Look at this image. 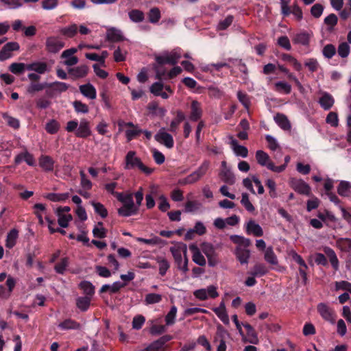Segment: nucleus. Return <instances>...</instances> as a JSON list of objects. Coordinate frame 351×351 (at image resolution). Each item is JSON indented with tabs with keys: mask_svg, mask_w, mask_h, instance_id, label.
Here are the masks:
<instances>
[{
	"mask_svg": "<svg viewBox=\"0 0 351 351\" xmlns=\"http://www.w3.org/2000/svg\"><path fill=\"white\" fill-rule=\"evenodd\" d=\"M125 169H132L137 167L146 175L151 174L154 171L153 169L146 167L142 162L141 158L136 156V152L134 151H130L127 153L125 157Z\"/></svg>",
	"mask_w": 351,
	"mask_h": 351,
	"instance_id": "f257e3e1",
	"label": "nucleus"
},
{
	"mask_svg": "<svg viewBox=\"0 0 351 351\" xmlns=\"http://www.w3.org/2000/svg\"><path fill=\"white\" fill-rule=\"evenodd\" d=\"M170 252L172 254L175 263L178 269L186 274L189 271L188 262L189 259L186 256V247L184 249V260L182 259V251L179 247H171Z\"/></svg>",
	"mask_w": 351,
	"mask_h": 351,
	"instance_id": "f03ea898",
	"label": "nucleus"
},
{
	"mask_svg": "<svg viewBox=\"0 0 351 351\" xmlns=\"http://www.w3.org/2000/svg\"><path fill=\"white\" fill-rule=\"evenodd\" d=\"M229 337L228 332L221 325H218L213 339V343L217 345V351H226V340Z\"/></svg>",
	"mask_w": 351,
	"mask_h": 351,
	"instance_id": "7ed1b4c3",
	"label": "nucleus"
},
{
	"mask_svg": "<svg viewBox=\"0 0 351 351\" xmlns=\"http://www.w3.org/2000/svg\"><path fill=\"white\" fill-rule=\"evenodd\" d=\"M181 56L180 50L174 49L170 53L166 52L161 56H156L155 60L160 65H164L165 64L175 65L178 63Z\"/></svg>",
	"mask_w": 351,
	"mask_h": 351,
	"instance_id": "20e7f679",
	"label": "nucleus"
},
{
	"mask_svg": "<svg viewBox=\"0 0 351 351\" xmlns=\"http://www.w3.org/2000/svg\"><path fill=\"white\" fill-rule=\"evenodd\" d=\"M317 310L320 316L325 320L332 324H335L337 315L334 309L330 308L326 303L321 302L317 304Z\"/></svg>",
	"mask_w": 351,
	"mask_h": 351,
	"instance_id": "39448f33",
	"label": "nucleus"
},
{
	"mask_svg": "<svg viewBox=\"0 0 351 351\" xmlns=\"http://www.w3.org/2000/svg\"><path fill=\"white\" fill-rule=\"evenodd\" d=\"M155 140L164 145L167 148L171 149L174 146V141L172 135L166 132L165 128H161L154 136Z\"/></svg>",
	"mask_w": 351,
	"mask_h": 351,
	"instance_id": "423d86ee",
	"label": "nucleus"
},
{
	"mask_svg": "<svg viewBox=\"0 0 351 351\" xmlns=\"http://www.w3.org/2000/svg\"><path fill=\"white\" fill-rule=\"evenodd\" d=\"M291 187L297 193L309 195L311 193V187L302 179L292 178L290 180Z\"/></svg>",
	"mask_w": 351,
	"mask_h": 351,
	"instance_id": "0eeeda50",
	"label": "nucleus"
},
{
	"mask_svg": "<svg viewBox=\"0 0 351 351\" xmlns=\"http://www.w3.org/2000/svg\"><path fill=\"white\" fill-rule=\"evenodd\" d=\"M45 45L49 53H56L64 47V43L57 37L50 36L47 38Z\"/></svg>",
	"mask_w": 351,
	"mask_h": 351,
	"instance_id": "6e6552de",
	"label": "nucleus"
},
{
	"mask_svg": "<svg viewBox=\"0 0 351 351\" xmlns=\"http://www.w3.org/2000/svg\"><path fill=\"white\" fill-rule=\"evenodd\" d=\"M91 134L90 122L85 119H81L75 133V136L81 138H87Z\"/></svg>",
	"mask_w": 351,
	"mask_h": 351,
	"instance_id": "1a4fd4ad",
	"label": "nucleus"
},
{
	"mask_svg": "<svg viewBox=\"0 0 351 351\" xmlns=\"http://www.w3.org/2000/svg\"><path fill=\"white\" fill-rule=\"evenodd\" d=\"M19 44L16 42H9L6 43L0 51V60L4 61L12 57V52L19 50Z\"/></svg>",
	"mask_w": 351,
	"mask_h": 351,
	"instance_id": "9d476101",
	"label": "nucleus"
},
{
	"mask_svg": "<svg viewBox=\"0 0 351 351\" xmlns=\"http://www.w3.org/2000/svg\"><path fill=\"white\" fill-rule=\"evenodd\" d=\"M312 36V32L302 31L294 34L292 38V41L294 44L302 45L303 46H308Z\"/></svg>",
	"mask_w": 351,
	"mask_h": 351,
	"instance_id": "9b49d317",
	"label": "nucleus"
},
{
	"mask_svg": "<svg viewBox=\"0 0 351 351\" xmlns=\"http://www.w3.org/2000/svg\"><path fill=\"white\" fill-rule=\"evenodd\" d=\"M189 250L193 254L192 259L193 262L199 266H205L206 261L199 248L195 244H191L189 245Z\"/></svg>",
	"mask_w": 351,
	"mask_h": 351,
	"instance_id": "f8f14e48",
	"label": "nucleus"
},
{
	"mask_svg": "<svg viewBox=\"0 0 351 351\" xmlns=\"http://www.w3.org/2000/svg\"><path fill=\"white\" fill-rule=\"evenodd\" d=\"M292 257L294 261H295L300 265L299 272L302 278L304 284L306 285L307 281L306 270L308 269V266L300 254L295 252Z\"/></svg>",
	"mask_w": 351,
	"mask_h": 351,
	"instance_id": "ddd939ff",
	"label": "nucleus"
},
{
	"mask_svg": "<svg viewBox=\"0 0 351 351\" xmlns=\"http://www.w3.org/2000/svg\"><path fill=\"white\" fill-rule=\"evenodd\" d=\"M318 103L324 110H329L335 104V99L330 93L323 92Z\"/></svg>",
	"mask_w": 351,
	"mask_h": 351,
	"instance_id": "4468645a",
	"label": "nucleus"
},
{
	"mask_svg": "<svg viewBox=\"0 0 351 351\" xmlns=\"http://www.w3.org/2000/svg\"><path fill=\"white\" fill-rule=\"evenodd\" d=\"M88 67L86 65H80L68 70L69 74L73 80L82 78L87 75Z\"/></svg>",
	"mask_w": 351,
	"mask_h": 351,
	"instance_id": "2eb2a0df",
	"label": "nucleus"
},
{
	"mask_svg": "<svg viewBox=\"0 0 351 351\" xmlns=\"http://www.w3.org/2000/svg\"><path fill=\"white\" fill-rule=\"evenodd\" d=\"M27 71H33L41 75L49 71V69L46 62L36 61L27 64Z\"/></svg>",
	"mask_w": 351,
	"mask_h": 351,
	"instance_id": "dca6fc26",
	"label": "nucleus"
},
{
	"mask_svg": "<svg viewBox=\"0 0 351 351\" xmlns=\"http://www.w3.org/2000/svg\"><path fill=\"white\" fill-rule=\"evenodd\" d=\"M202 116L201 104L196 100H193L191 104V114L189 119L192 121H197Z\"/></svg>",
	"mask_w": 351,
	"mask_h": 351,
	"instance_id": "f3484780",
	"label": "nucleus"
},
{
	"mask_svg": "<svg viewBox=\"0 0 351 351\" xmlns=\"http://www.w3.org/2000/svg\"><path fill=\"white\" fill-rule=\"evenodd\" d=\"M39 166L45 171H52L54 167V160L47 155H41L38 159Z\"/></svg>",
	"mask_w": 351,
	"mask_h": 351,
	"instance_id": "a211bd4d",
	"label": "nucleus"
},
{
	"mask_svg": "<svg viewBox=\"0 0 351 351\" xmlns=\"http://www.w3.org/2000/svg\"><path fill=\"white\" fill-rule=\"evenodd\" d=\"M213 311L224 324H229V317L226 312L224 302L222 301L219 306L213 308Z\"/></svg>",
	"mask_w": 351,
	"mask_h": 351,
	"instance_id": "6ab92c4d",
	"label": "nucleus"
},
{
	"mask_svg": "<svg viewBox=\"0 0 351 351\" xmlns=\"http://www.w3.org/2000/svg\"><path fill=\"white\" fill-rule=\"evenodd\" d=\"M81 93L86 97L94 99L97 97V91L93 85L90 83H87L80 86L79 87Z\"/></svg>",
	"mask_w": 351,
	"mask_h": 351,
	"instance_id": "aec40b11",
	"label": "nucleus"
},
{
	"mask_svg": "<svg viewBox=\"0 0 351 351\" xmlns=\"http://www.w3.org/2000/svg\"><path fill=\"white\" fill-rule=\"evenodd\" d=\"M338 194L344 197H348L351 195V183L348 181H340L337 186Z\"/></svg>",
	"mask_w": 351,
	"mask_h": 351,
	"instance_id": "412c9836",
	"label": "nucleus"
},
{
	"mask_svg": "<svg viewBox=\"0 0 351 351\" xmlns=\"http://www.w3.org/2000/svg\"><path fill=\"white\" fill-rule=\"evenodd\" d=\"M246 232L248 234H253L256 237H262L263 235V230L261 226L253 220H250L247 223Z\"/></svg>",
	"mask_w": 351,
	"mask_h": 351,
	"instance_id": "4be33fe9",
	"label": "nucleus"
},
{
	"mask_svg": "<svg viewBox=\"0 0 351 351\" xmlns=\"http://www.w3.org/2000/svg\"><path fill=\"white\" fill-rule=\"evenodd\" d=\"M118 214L121 217H130L136 215L138 213V208L136 206L123 205L118 208Z\"/></svg>",
	"mask_w": 351,
	"mask_h": 351,
	"instance_id": "5701e85b",
	"label": "nucleus"
},
{
	"mask_svg": "<svg viewBox=\"0 0 351 351\" xmlns=\"http://www.w3.org/2000/svg\"><path fill=\"white\" fill-rule=\"evenodd\" d=\"M106 38L110 42H120L125 40L121 32L116 28H111L107 31Z\"/></svg>",
	"mask_w": 351,
	"mask_h": 351,
	"instance_id": "b1692460",
	"label": "nucleus"
},
{
	"mask_svg": "<svg viewBox=\"0 0 351 351\" xmlns=\"http://www.w3.org/2000/svg\"><path fill=\"white\" fill-rule=\"evenodd\" d=\"M274 119L278 125L283 130L287 131L291 130V123L285 114L278 113Z\"/></svg>",
	"mask_w": 351,
	"mask_h": 351,
	"instance_id": "393cba45",
	"label": "nucleus"
},
{
	"mask_svg": "<svg viewBox=\"0 0 351 351\" xmlns=\"http://www.w3.org/2000/svg\"><path fill=\"white\" fill-rule=\"evenodd\" d=\"M79 288L82 289L86 297L92 298L95 294V286L89 281L83 280L79 284Z\"/></svg>",
	"mask_w": 351,
	"mask_h": 351,
	"instance_id": "a878e982",
	"label": "nucleus"
},
{
	"mask_svg": "<svg viewBox=\"0 0 351 351\" xmlns=\"http://www.w3.org/2000/svg\"><path fill=\"white\" fill-rule=\"evenodd\" d=\"M58 327L62 330H79L81 324L71 319H66L58 324Z\"/></svg>",
	"mask_w": 351,
	"mask_h": 351,
	"instance_id": "bb28decb",
	"label": "nucleus"
},
{
	"mask_svg": "<svg viewBox=\"0 0 351 351\" xmlns=\"http://www.w3.org/2000/svg\"><path fill=\"white\" fill-rule=\"evenodd\" d=\"M184 119L185 115L184 112L181 110H177L176 117L171 121L169 130L171 132H176L180 123Z\"/></svg>",
	"mask_w": 351,
	"mask_h": 351,
	"instance_id": "cd10ccee",
	"label": "nucleus"
},
{
	"mask_svg": "<svg viewBox=\"0 0 351 351\" xmlns=\"http://www.w3.org/2000/svg\"><path fill=\"white\" fill-rule=\"evenodd\" d=\"M324 253L328 257L329 261L331 263V265L334 268L335 270H338L339 269V260L335 252V251L329 247H326L324 249Z\"/></svg>",
	"mask_w": 351,
	"mask_h": 351,
	"instance_id": "c85d7f7f",
	"label": "nucleus"
},
{
	"mask_svg": "<svg viewBox=\"0 0 351 351\" xmlns=\"http://www.w3.org/2000/svg\"><path fill=\"white\" fill-rule=\"evenodd\" d=\"M234 152L238 156L246 158L248 155V149L246 147L238 144V141L235 139L231 142Z\"/></svg>",
	"mask_w": 351,
	"mask_h": 351,
	"instance_id": "c756f323",
	"label": "nucleus"
},
{
	"mask_svg": "<svg viewBox=\"0 0 351 351\" xmlns=\"http://www.w3.org/2000/svg\"><path fill=\"white\" fill-rule=\"evenodd\" d=\"M235 254L241 264H246L248 263L250 258V251L241 247H237Z\"/></svg>",
	"mask_w": 351,
	"mask_h": 351,
	"instance_id": "7c9ffc66",
	"label": "nucleus"
},
{
	"mask_svg": "<svg viewBox=\"0 0 351 351\" xmlns=\"http://www.w3.org/2000/svg\"><path fill=\"white\" fill-rule=\"evenodd\" d=\"M219 176L221 180L230 184L232 185L235 182V177L234 173L231 171L230 169H221L219 173Z\"/></svg>",
	"mask_w": 351,
	"mask_h": 351,
	"instance_id": "2f4dec72",
	"label": "nucleus"
},
{
	"mask_svg": "<svg viewBox=\"0 0 351 351\" xmlns=\"http://www.w3.org/2000/svg\"><path fill=\"white\" fill-rule=\"evenodd\" d=\"M91 298L90 297H78L76 299L77 307L83 312L86 311L90 306Z\"/></svg>",
	"mask_w": 351,
	"mask_h": 351,
	"instance_id": "473e14b6",
	"label": "nucleus"
},
{
	"mask_svg": "<svg viewBox=\"0 0 351 351\" xmlns=\"http://www.w3.org/2000/svg\"><path fill=\"white\" fill-rule=\"evenodd\" d=\"M156 260L159 266V274L161 276H165L170 267L169 262L165 258L161 256H157Z\"/></svg>",
	"mask_w": 351,
	"mask_h": 351,
	"instance_id": "72a5a7b5",
	"label": "nucleus"
},
{
	"mask_svg": "<svg viewBox=\"0 0 351 351\" xmlns=\"http://www.w3.org/2000/svg\"><path fill=\"white\" fill-rule=\"evenodd\" d=\"M230 239L232 243L237 244L239 245L238 247H247L251 245V241L242 236L236 234L231 235Z\"/></svg>",
	"mask_w": 351,
	"mask_h": 351,
	"instance_id": "f704fd0d",
	"label": "nucleus"
},
{
	"mask_svg": "<svg viewBox=\"0 0 351 351\" xmlns=\"http://www.w3.org/2000/svg\"><path fill=\"white\" fill-rule=\"evenodd\" d=\"M48 87L53 88L55 93L58 95L66 92L69 85L65 82L56 81L54 82L48 83Z\"/></svg>",
	"mask_w": 351,
	"mask_h": 351,
	"instance_id": "c9c22d12",
	"label": "nucleus"
},
{
	"mask_svg": "<svg viewBox=\"0 0 351 351\" xmlns=\"http://www.w3.org/2000/svg\"><path fill=\"white\" fill-rule=\"evenodd\" d=\"M243 326L246 330L247 337L250 338L248 341L251 343L256 344L258 342L256 332L254 328L248 323H242Z\"/></svg>",
	"mask_w": 351,
	"mask_h": 351,
	"instance_id": "e433bc0d",
	"label": "nucleus"
},
{
	"mask_svg": "<svg viewBox=\"0 0 351 351\" xmlns=\"http://www.w3.org/2000/svg\"><path fill=\"white\" fill-rule=\"evenodd\" d=\"M268 272L267 268L263 263H256L250 274L256 277H261Z\"/></svg>",
	"mask_w": 351,
	"mask_h": 351,
	"instance_id": "4c0bfd02",
	"label": "nucleus"
},
{
	"mask_svg": "<svg viewBox=\"0 0 351 351\" xmlns=\"http://www.w3.org/2000/svg\"><path fill=\"white\" fill-rule=\"evenodd\" d=\"M9 70L15 75H21L27 70V64L21 62H13L9 66Z\"/></svg>",
	"mask_w": 351,
	"mask_h": 351,
	"instance_id": "58836bf2",
	"label": "nucleus"
},
{
	"mask_svg": "<svg viewBox=\"0 0 351 351\" xmlns=\"http://www.w3.org/2000/svg\"><path fill=\"white\" fill-rule=\"evenodd\" d=\"M337 245L343 252H351V239L339 238L337 240Z\"/></svg>",
	"mask_w": 351,
	"mask_h": 351,
	"instance_id": "ea45409f",
	"label": "nucleus"
},
{
	"mask_svg": "<svg viewBox=\"0 0 351 351\" xmlns=\"http://www.w3.org/2000/svg\"><path fill=\"white\" fill-rule=\"evenodd\" d=\"M19 232L16 229H12L7 235L5 246L8 248H12L16 244V240L18 237Z\"/></svg>",
	"mask_w": 351,
	"mask_h": 351,
	"instance_id": "a19ab883",
	"label": "nucleus"
},
{
	"mask_svg": "<svg viewBox=\"0 0 351 351\" xmlns=\"http://www.w3.org/2000/svg\"><path fill=\"white\" fill-rule=\"evenodd\" d=\"M45 197L51 202H64L69 197V194L49 193L45 195Z\"/></svg>",
	"mask_w": 351,
	"mask_h": 351,
	"instance_id": "79ce46f5",
	"label": "nucleus"
},
{
	"mask_svg": "<svg viewBox=\"0 0 351 351\" xmlns=\"http://www.w3.org/2000/svg\"><path fill=\"white\" fill-rule=\"evenodd\" d=\"M128 16L130 19L134 23H140L144 21L145 14L140 10L134 9L129 12Z\"/></svg>",
	"mask_w": 351,
	"mask_h": 351,
	"instance_id": "37998d69",
	"label": "nucleus"
},
{
	"mask_svg": "<svg viewBox=\"0 0 351 351\" xmlns=\"http://www.w3.org/2000/svg\"><path fill=\"white\" fill-rule=\"evenodd\" d=\"M60 128V124L55 119H51L45 125V130L50 134H56Z\"/></svg>",
	"mask_w": 351,
	"mask_h": 351,
	"instance_id": "c03bdc74",
	"label": "nucleus"
},
{
	"mask_svg": "<svg viewBox=\"0 0 351 351\" xmlns=\"http://www.w3.org/2000/svg\"><path fill=\"white\" fill-rule=\"evenodd\" d=\"M147 15H148L149 21L151 23H154V24L157 23L161 17L160 11L156 7L151 8L149 10Z\"/></svg>",
	"mask_w": 351,
	"mask_h": 351,
	"instance_id": "a18cd8bd",
	"label": "nucleus"
},
{
	"mask_svg": "<svg viewBox=\"0 0 351 351\" xmlns=\"http://www.w3.org/2000/svg\"><path fill=\"white\" fill-rule=\"evenodd\" d=\"M282 59L284 61L290 62L296 71H300L302 70V64L291 55L284 53L282 55Z\"/></svg>",
	"mask_w": 351,
	"mask_h": 351,
	"instance_id": "49530a36",
	"label": "nucleus"
},
{
	"mask_svg": "<svg viewBox=\"0 0 351 351\" xmlns=\"http://www.w3.org/2000/svg\"><path fill=\"white\" fill-rule=\"evenodd\" d=\"M201 250L206 255L207 258L215 255L217 253L213 245L206 242H204L202 243Z\"/></svg>",
	"mask_w": 351,
	"mask_h": 351,
	"instance_id": "de8ad7c7",
	"label": "nucleus"
},
{
	"mask_svg": "<svg viewBox=\"0 0 351 351\" xmlns=\"http://www.w3.org/2000/svg\"><path fill=\"white\" fill-rule=\"evenodd\" d=\"M77 26L76 24H72L60 29V33L68 38L73 37L77 34Z\"/></svg>",
	"mask_w": 351,
	"mask_h": 351,
	"instance_id": "09e8293b",
	"label": "nucleus"
},
{
	"mask_svg": "<svg viewBox=\"0 0 351 351\" xmlns=\"http://www.w3.org/2000/svg\"><path fill=\"white\" fill-rule=\"evenodd\" d=\"M255 156L257 162L263 167L265 166L267 162L270 160L269 155L263 150L256 151Z\"/></svg>",
	"mask_w": 351,
	"mask_h": 351,
	"instance_id": "8fccbe9b",
	"label": "nucleus"
},
{
	"mask_svg": "<svg viewBox=\"0 0 351 351\" xmlns=\"http://www.w3.org/2000/svg\"><path fill=\"white\" fill-rule=\"evenodd\" d=\"M324 22L328 26V30L330 32L333 30L334 27L337 24L338 18L336 14L332 13L324 19Z\"/></svg>",
	"mask_w": 351,
	"mask_h": 351,
	"instance_id": "3c124183",
	"label": "nucleus"
},
{
	"mask_svg": "<svg viewBox=\"0 0 351 351\" xmlns=\"http://www.w3.org/2000/svg\"><path fill=\"white\" fill-rule=\"evenodd\" d=\"M241 204L250 213H253L255 210V208L250 201L249 195L247 193H242Z\"/></svg>",
	"mask_w": 351,
	"mask_h": 351,
	"instance_id": "603ef678",
	"label": "nucleus"
},
{
	"mask_svg": "<svg viewBox=\"0 0 351 351\" xmlns=\"http://www.w3.org/2000/svg\"><path fill=\"white\" fill-rule=\"evenodd\" d=\"M98 226H95L93 230V236L96 238L104 239L106 237L107 230L103 228V223L98 222Z\"/></svg>",
	"mask_w": 351,
	"mask_h": 351,
	"instance_id": "864d4df0",
	"label": "nucleus"
},
{
	"mask_svg": "<svg viewBox=\"0 0 351 351\" xmlns=\"http://www.w3.org/2000/svg\"><path fill=\"white\" fill-rule=\"evenodd\" d=\"M2 117L3 119L7 121L10 127L14 129H19L20 128V121L19 119L8 115L6 112L3 113Z\"/></svg>",
	"mask_w": 351,
	"mask_h": 351,
	"instance_id": "5fc2aeb1",
	"label": "nucleus"
},
{
	"mask_svg": "<svg viewBox=\"0 0 351 351\" xmlns=\"http://www.w3.org/2000/svg\"><path fill=\"white\" fill-rule=\"evenodd\" d=\"M73 106L77 113L86 114L89 111L88 105L79 100L74 101L73 102Z\"/></svg>",
	"mask_w": 351,
	"mask_h": 351,
	"instance_id": "6e6d98bb",
	"label": "nucleus"
},
{
	"mask_svg": "<svg viewBox=\"0 0 351 351\" xmlns=\"http://www.w3.org/2000/svg\"><path fill=\"white\" fill-rule=\"evenodd\" d=\"M276 90L285 94H289L291 92V86L285 82H277L275 83Z\"/></svg>",
	"mask_w": 351,
	"mask_h": 351,
	"instance_id": "4d7b16f0",
	"label": "nucleus"
},
{
	"mask_svg": "<svg viewBox=\"0 0 351 351\" xmlns=\"http://www.w3.org/2000/svg\"><path fill=\"white\" fill-rule=\"evenodd\" d=\"M91 204L94 208L95 212L99 215L102 218H106L108 216V210L102 204L92 202Z\"/></svg>",
	"mask_w": 351,
	"mask_h": 351,
	"instance_id": "13d9d810",
	"label": "nucleus"
},
{
	"mask_svg": "<svg viewBox=\"0 0 351 351\" xmlns=\"http://www.w3.org/2000/svg\"><path fill=\"white\" fill-rule=\"evenodd\" d=\"M177 313V307L172 306L170 311L165 316V322L167 326L173 325L175 323V319Z\"/></svg>",
	"mask_w": 351,
	"mask_h": 351,
	"instance_id": "bf43d9fd",
	"label": "nucleus"
},
{
	"mask_svg": "<svg viewBox=\"0 0 351 351\" xmlns=\"http://www.w3.org/2000/svg\"><path fill=\"white\" fill-rule=\"evenodd\" d=\"M265 260L271 265H277V257L271 247L267 249L265 253Z\"/></svg>",
	"mask_w": 351,
	"mask_h": 351,
	"instance_id": "052dcab7",
	"label": "nucleus"
},
{
	"mask_svg": "<svg viewBox=\"0 0 351 351\" xmlns=\"http://www.w3.org/2000/svg\"><path fill=\"white\" fill-rule=\"evenodd\" d=\"M69 265V258L67 257H64L61 259L60 263H58L55 267V271L60 274H63L66 270Z\"/></svg>",
	"mask_w": 351,
	"mask_h": 351,
	"instance_id": "680f3d73",
	"label": "nucleus"
},
{
	"mask_svg": "<svg viewBox=\"0 0 351 351\" xmlns=\"http://www.w3.org/2000/svg\"><path fill=\"white\" fill-rule=\"evenodd\" d=\"M162 300V295L158 293H148L145 295V301L147 304L159 303Z\"/></svg>",
	"mask_w": 351,
	"mask_h": 351,
	"instance_id": "e2e57ef3",
	"label": "nucleus"
},
{
	"mask_svg": "<svg viewBox=\"0 0 351 351\" xmlns=\"http://www.w3.org/2000/svg\"><path fill=\"white\" fill-rule=\"evenodd\" d=\"M322 53L325 58H332L336 53V48L333 45L328 44L323 48Z\"/></svg>",
	"mask_w": 351,
	"mask_h": 351,
	"instance_id": "0e129e2a",
	"label": "nucleus"
},
{
	"mask_svg": "<svg viewBox=\"0 0 351 351\" xmlns=\"http://www.w3.org/2000/svg\"><path fill=\"white\" fill-rule=\"evenodd\" d=\"M237 98L239 101L243 104L245 108L248 109L250 106V100L249 96L241 90L237 92Z\"/></svg>",
	"mask_w": 351,
	"mask_h": 351,
	"instance_id": "69168bd1",
	"label": "nucleus"
},
{
	"mask_svg": "<svg viewBox=\"0 0 351 351\" xmlns=\"http://www.w3.org/2000/svg\"><path fill=\"white\" fill-rule=\"evenodd\" d=\"M337 52L339 56H341V58L348 57L350 53L349 45L346 42L341 43V44H339L338 47Z\"/></svg>",
	"mask_w": 351,
	"mask_h": 351,
	"instance_id": "338daca9",
	"label": "nucleus"
},
{
	"mask_svg": "<svg viewBox=\"0 0 351 351\" xmlns=\"http://www.w3.org/2000/svg\"><path fill=\"white\" fill-rule=\"evenodd\" d=\"M326 122L332 127H337L339 124L337 113L335 112H330L326 117Z\"/></svg>",
	"mask_w": 351,
	"mask_h": 351,
	"instance_id": "774afa93",
	"label": "nucleus"
}]
</instances>
